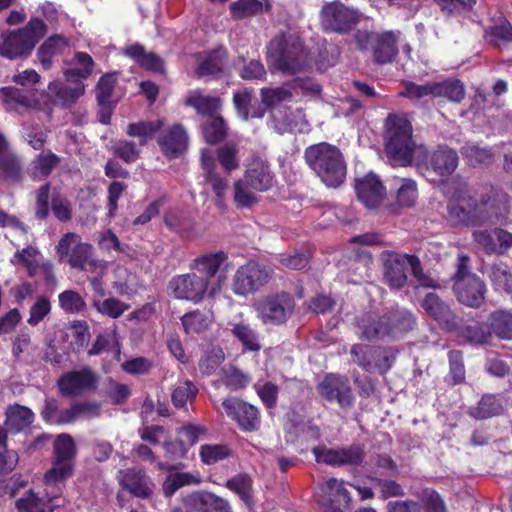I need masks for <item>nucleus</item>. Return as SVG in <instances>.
Instances as JSON below:
<instances>
[{
	"instance_id": "4be33fe9",
	"label": "nucleus",
	"mask_w": 512,
	"mask_h": 512,
	"mask_svg": "<svg viewBox=\"0 0 512 512\" xmlns=\"http://www.w3.org/2000/svg\"><path fill=\"white\" fill-rule=\"evenodd\" d=\"M413 257L386 251V282L392 289H400L406 284L407 271H411Z\"/></svg>"
},
{
	"instance_id": "393cba45",
	"label": "nucleus",
	"mask_w": 512,
	"mask_h": 512,
	"mask_svg": "<svg viewBox=\"0 0 512 512\" xmlns=\"http://www.w3.org/2000/svg\"><path fill=\"white\" fill-rule=\"evenodd\" d=\"M454 291L459 302L477 308L484 301L486 286L478 276H468L466 281L454 283Z\"/></svg>"
},
{
	"instance_id": "09e8293b",
	"label": "nucleus",
	"mask_w": 512,
	"mask_h": 512,
	"mask_svg": "<svg viewBox=\"0 0 512 512\" xmlns=\"http://www.w3.org/2000/svg\"><path fill=\"white\" fill-rule=\"evenodd\" d=\"M250 381V375L235 366H229L221 370V382L231 390L243 389L248 386Z\"/></svg>"
},
{
	"instance_id": "e2e57ef3",
	"label": "nucleus",
	"mask_w": 512,
	"mask_h": 512,
	"mask_svg": "<svg viewBox=\"0 0 512 512\" xmlns=\"http://www.w3.org/2000/svg\"><path fill=\"white\" fill-rule=\"evenodd\" d=\"M198 393V388L192 381L186 380L176 386L172 392L171 400L175 407L182 408L188 401H193Z\"/></svg>"
},
{
	"instance_id": "f257e3e1",
	"label": "nucleus",
	"mask_w": 512,
	"mask_h": 512,
	"mask_svg": "<svg viewBox=\"0 0 512 512\" xmlns=\"http://www.w3.org/2000/svg\"><path fill=\"white\" fill-rule=\"evenodd\" d=\"M509 203V194L501 188L489 185L470 195L463 184L447 204V222L452 227L480 226L507 214Z\"/></svg>"
},
{
	"instance_id": "a19ab883",
	"label": "nucleus",
	"mask_w": 512,
	"mask_h": 512,
	"mask_svg": "<svg viewBox=\"0 0 512 512\" xmlns=\"http://www.w3.org/2000/svg\"><path fill=\"white\" fill-rule=\"evenodd\" d=\"M321 491L326 494L331 503L337 502L344 508H348L351 502L349 491L344 487V482L337 478L326 479L321 487Z\"/></svg>"
},
{
	"instance_id": "20e7f679",
	"label": "nucleus",
	"mask_w": 512,
	"mask_h": 512,
	"mask_svg": "<svg viewBox=\"0 0 512 512\" xmlns=\"http://www.w3.org/2000/svg\"><path fill=\"white\" fill-rule=\"evenodd\" d=\"M308 167L328 187L340 186L345 178L347 167L338 147L327 142L308 146L304 152Z\"/></svg>"
},
{
	"instance_id": "f704fd0d",
	"label": "nucleus",
	"mask_w": 512,
	"mask_h": 512,
	"mask_svg": "<svg viewBox=\"0 0 512 512\" xmlns=\"http://www.w3.org/2000/svg\"><path fill=\"white\" fill-rule=\"evenodd\" d=\"M415 319L411 312L403 308L392 309L386 317V336L400 337L413 329Z\"/></svg>"
},
{
	"instance_id": "9d476101",
	"label": "nucleus",
	"mask_w": 512,
	"mask_h": 512,
	"mask_svg": "<svg viewBox=\"0 0 512 512\" xmlns=\"http://www.w3.org/2000/svg\"><path fill=\"white\" fill-rule=\"evenodd\" d=\"M254 307L264 324L279 325L291 316L295 303L289 293L280 292L259 299Z\"/></svg>"
},
{
	"instance_id": "13d9d810",
	"label": "nucleus",
	"mask_w": 512,
	"mask_h": 512,
	"mask_svg": "<svg viewBox=\"0 0 512 512\" xmlns=\"http://www.w3.org/2000/svg\"><path fill=\"white\" fill-rule=\"evenodd\" d=\"M489 278L496 291L507 293L512 286V274L504 264L492 265L489 269Z\"/></svg>"
},
{
	"instance_id": "5fc2aeb1",
	"label": "nucleus",
	"mask_w": 512,
	"mask_h": 512,
	"mask_svg": "<svg viewBox=\"0 0 512 512\" xmlns=\"http://www.w3.org/2000/svg\"><path fill=\"white\" fill-rule=\"evenodd\" d=\"M181 320L185 332L190 334L204 331L208 327L211 318L209 313L195 310L193 312L186 313Z\"/></svg>"
},
{
	"instance_id": "ea45409f",
	"label": "nucleus",
	"mask_w": 512,
	"mask_h": 512,
	"mask_svg": "<svg viewBox=\"0 0 512 512\" xmlns=\"http://www.w3.org/2000/svg\"><path fill=\"white\" fill-rule=\"evenodd\" d=\"M185 103L187 106L193 107L199 114L209 117L214 114L220 107V101L216 97L203 95L200 91H192L188 94Z\"/></svg>"
},
{
	"instance_id": "680f3d73",
	"label": "nucleus",
	"mask_w": 512,
	"mask_h": 512,
	"mask_svg": "<svg viewBox=\"0 0 512 512\" xmlns=\"http://www.w3.org/2000/svg\"><path fill=\"white\" fill-rule=\"evenodd\" d=\"M203 135L207 142L217 143L226 135V125L223 118L219 116L208 117L203 125Z\"/></svg>"
},
{
	"instance_id": "c756f323",
	"label": "nucleus",
	"mask_w": 512,
	"mask_h": 512,
	"mask_svg": "<svg viewBox=\"0 0 512 512\" xmlns=\"http://www.w3.org/2000/svg\"><path fill=\"white\" fill-rule=\"evenodd\" d=\"M116 80V73H106L100 77L96 85V99L101 107V122L104 124L109 122L111 115Z\"/></svg>"
},
{
	"instance_id": "7c9ffc66",
	"label": "nucleus",
	"mask_w": 512,
	"mask_h": 512,
	"mask_svg": "<svg viewBox=\"0 0 512 512\" xmlns=\"http://www.w3.org/2000/svg\"><path fill=\"white\" fill-rule=\"evenodd\" d=\"M73 82V85H65L58 81L49 83L48 90L55 103L69 107L85 93V84L82 81L74 79Z\"/></svg>"
},
{
	"instance_id": "4c0bfd02",
	"label": "nucleus",
	"mask_w": 512,
	"mask_h": 512,
	"mask_svg": "<svg viewBox=\"0 0 512 512\" xmlns=\"http://www.w3.org/2000/svg\"><path fill=\"white\" fill-rule=\"evenodd\" d=\"M229 9L233 18L245 19L270 11L271 3L269 0H237Z\"/></svg>"
},
{
	"instance_id": "1a4fd4ad",
	"label": "nucleus",
	"mask_w": 512,
	"mask_h": 512,
	"mask_svg": "<svg viewBox=\"0 0 512 512\" xmlns=\"http://www.w3.org/2000/svg\"><path fill=\"white\" fill-rule=\"evenodd\" d=\"M360 12L341 2H327L320 11V23L324 30L345 34L359 22Z\"/></svg>"
},
{
	"instance_id": "a18cd8bd",
	"label": "nucleus",
	"mask_w": 512,
	"mask_h": 512,
	"mask_svg": "<svg viewBox=\"0 0 512 512\" xmlns=\"http://www.w3.org/2000/svg\"><path fill=\"white\" fill-rule=\"evenodd\" d=\"M461 154L467 164L473 167L489 165L493 162V154L488 148H481L475 144L462 147Z\"/></svg>"
},
{
	"instance_id": "c03bdc74",
	"label": "nucleus",
	"mask_w": 512,
	"mask_h": 512,
	"mask_svg": "<svg viewBox=\"0 0 512 512\" xmlns=\"http://www.w3.org/2000/svg\"><path fill=\"white\" fill-rule=\"evenodd\" d=\"M234 202L237 208H251L258 202L257 192L243 179L234 183Z\"/></svg>"
},
{
	"instance_id": "603ef678",
	"label": "nucleus",
	"mask_w": 512,
	"mask_h": 512,
	"mask_svg": "<svg viewBox=\"0 0 512 512\" xmlns=\"http://www.w3.org/2000/svg\"><path fill=\"white\" fill-rule=\"evenodd\" d=\"M383 322L381 317L375 314L365 315L360 323L361 338L368 341H376L383 332Z\"/></svg>"
},
{
	"instance_id": "8fccbe9b",
	"label": "nucleus",
	"mask_w": 512,
	"mask_h": 512,
	"mask_svg": "<svg viewBox=\"0 0 512 512\" xmlns=\"http://www.w3.org/2000/svg\"><path fill=\"white\" fill-rule=\"evenodd\" d=\"M226 58V51L219 49L213 51L208 57L200 64L197 69L199 76L218 75L223 71Z\"/></svg>"
},
{
	"instance_id": "0e129e2a",
	"label": "nucleus",
	"mask_w": 512,
	"mask_h": 512,
	"mask_svg": "<svg viewBox=\"0 0 512 512\" xmlns=\"http://www.w3.org/2000/svg\"><path fill=\"white\" fill-rule=\"evenodd\" d=\"M93 306L99 313L113 319L119 318L129 309V305H126L114 297L107 298L103 301L94 300Z\"/></svg>"
},
{
	"instance_id": "bb28decb",
	"label": "nucleus",
	"mask_w": 512,
	"mask_h": 512,
	"mask_svg": "<svg viewBox=\"0 0 512 512\" xmlns=\"http://www.w3.org/2000/svg\"><path fill=\"white\" fill-rule=\"evenodd\" d=\"M201 165L205 172V179L211 185V188L216 195L217 205L222 206L228 189V180L221 177L215 171V158L210 149L205 148L201 151Z\"/></svg>"
},
{
	"instance_id": "de8ad7c7",
	"label": "nucleus",
	"mask_w": 512,
	"mask_h": 512,
	"mask_svg": "<svg viewBox=\"0 0 512 512\" xmlns=\"http://www.w3.org/2000/svg\"><path fill=\"white\" fill-rule=\"evenodd\" d=\"M231 449L226 444H204L199 449V456L205 465H214L228 458Z\"/></svg>"
},
{
	"instance_id": "423d86ee",
	"label": "nucleus",
	"mask_w": 512,
	"mask_h": 512,
	"mask_svg": "<svg viewBox=\"0 0 512 512\" xmlns=\"http://www.w3.org/2000/svg\"><path fill=\"white\" fill-rule=\"evenodd\" d=\"M46 33V24L40 18L33 17L23 28L1 35L0 56L10 60L26 58Z\"/></svg>"
},
{
	"instance_id": "3c124183",
	"label": "nucleus",
	"mask_w": 512,
	"mask_h": 512,
	"mask_svg": "<svg viewBox=\"0 0 512 512\" xmlns=\"http://www.w3.org/2000/svg\"><path fill=\"white\" fill-rule=\"evenodd\" d=\"M162 126L161 121H141L137 123H130L127 126L126 133L130 137H136L139 139L138 144L143 146L147 139L152 137Z\"/></svg>"
},
{
	"instance_id": "b1692460",
	"label": "nucleus",
	"mask_w": 512,
	"mask_h": 512,
	"mask_svg": "<svg viewBox=\"0 0 512 512\" xmlns=\"http://www.w3.org/2000/svg\"><path fill=\"white\" fill-rule=\"evenodd\" d=\"M188 135L184 127L180 124H175L160 136L158 144L163 154L170 158L180 157L188 147Z\"/></svg>"
},
{
	"instance_id": "e433bc0d",
	"label": "nucleus",
	"mask_w": 512,
	"mask_h": 512,
	"mask_svg": "<svg viewBox=\"0 0 512 512\" xmlns=\"http://www.w3.org/2000/svg\"><path fill=\"white\" fill-rule=\"evenodd\" d=\"M252 189L263 192L268 190L273 184V176L268 165L263 162H255L244 174L242 178Z\"/></svg>"
},
{
	"instance_id": "864d4df0",
	"label": "nucleus",
	"mask_w": 512,
	"mask_h": 512,
	"mask_svg": "<svg viewBox=\"0 0 512 512\" xmlns=\"http://www.w3.org/2000/svg\"><path fill=\"white\" fill-rule=\"evenodd\" d=\"M141 145L125 139L117 140L112 146L113 154L125 163L135 162L140 155Z\"/></svg>"
},
{
	"instance_id": "cd10ccee",
	"label": "nucleus",
	"mask_w": 512,
	"mask_h": 512,
	"mask_svg": "<svg viewBox=\"0 0 512 512\" xmlns=\"http://www.w3.org/2000/svg\"><path fill=\"white\" fill-rule=\"evenodd\" d=\"M120 475V485L132 495L145 499L152 494V482L143 471L127 469L120 471Z\"/></svg>"
},
{
	"instance_id": "c85d7f7f",
	"label": "nucleus",
	"mask_w": 512,
	"mask_h": 512,
	"mask_svg": "<svg viewBox=\"0 0 512 512\" xmlns=\"http://www.w3.org/2000/svg\"><path fill=\"white\" fill-rule=\"evenodd\" d=\"M353 361L362 366L368 372L378 371L380 375L384 373L382 362L384 360L381 348H371L361 344H355L351 348Z\"/></svg>"
},
{
	"instance_id": "6e6d98bb",
	"label": "nucleus",
	"mask_w": 512,
	"mask_h": 512,
	"mask_svg": "<svg viewBox=\"0 0 512 512\" xmlns=\"http://www.w3.org/2000/svg\"><path fill=\"white\" fill-rule=\"evenodd\" d=\"M486 39L496 46L512 43V25L508 21H501L485 31Z\"/></svg>"
},
{
	"instance_id": "7ed1b4c3",
	"label": "nucleus",
	"mask_w": 512,
	"mask_h": 512,
	"mask_svg": "<svg viewBox=\"0 0 512 512\" xmlns=\"http://www.w3.org/2000/svg\"><path fill=\"white\" fill-rule=\"evenodd\" d=\"M412 125L404 113L389 114L386 118V157L393 167L411 165L416 156L425 153L412 138Z\"/></svg>"
},
{
	"instance_id": "774afa93",
	"label": "nucleus",
	"mask_w": 512,
	"mask_h": 512,
	"mask_svg": "<svg viewBox=\"0 0 512 512\" xmlns=\"http://www.w3.org/2000/svg\"><path fill=\"white\" fill-rule=\"evenodd\" d=\"M16 505L23 512H46L48 509L45 498L33 491H29L25 497L18 499Z\"/></svg>"
},
{
	"instance_id": "f3484780",
	"label": "nucleus",
	"mask_w": 512,
	"mask_h": 512,
	"mask_svg": "<svg viewBox=\"0 0 512 512\" xmlns=\"http://www.w3.org/2000/svg\"><path fill=\"white\" fill-rule=\"evenodd\" d=\"M75 233H66L57 245L61 260H66L72 268L80 269L91 256V245L78 241Z\"/></svg>"
},
{
	"instance_id": "bf43d9fd",
	"label": "nucleus",
	"mask_w": 512,
	"mask_h": 512,
	"mask_svg": "<svg viewBox=\"0 0 512 512\" xmlns=\"http://www.w3.org/2000/svg\"><path fill=\"white\" fill-rule=\"evenodd\" d=\"M231 332L233 336L242 343L245 349L251 351H258L260 349L257 334L248 324H232Z\"/></svg>"
},
{
	"instance_id": "58836bf2",
	"label": "nucleus",
	"mask_w": 512,
	"mask_h": 512,
	"mask_svg": "<svg viewBox=\"0 0 512 512\" xmlns=\"http://www.w3.org/2000/svg\"><path fill=\"white\" fill-rule=\"evenodd\" d=\"M356 45L360 50H372L377 63H384V38L382 35L370 33L366 30H358L354 36Z\"/></svg>"
},
{
	"instance_id": "9b49d317",
	"label": "nucleus",
	"mask_w": 512,
	"mask_h": 512,
	"mask_svg": "<svg viewBox=\"0 0 512 512\" xmlns=\"http://www.w3.org/2000/svg\"><path fill=\"white\" fill-rule=\"evenodd\" d=\"M55 463L46 472L45 481L47 484L60 482L72 473V460L76 453L75 443L68 434H61L57 437L54 445Z\"/></svg>"
},
{
	"instance_id": "79ce46f5",
	"label": "nucleus",
	"mask_w": 512,
	"mask_h": 512,
	"mask_svg": "<svg viewBox=\"0 0 512 512\" xmlns=\"http://www.w3.org/2000/svg\"><path fill=\"white\" fill-rule=\"evenodd\" d=\"M491 331L500 339H512V313L496 310L489 317Z\"/></svg>"
},
{
	"instance_id": "4468645a",
	"label": "nucleus",
	"mask_w": 512,
	"mask_h": 512,
	"mask_svg": "<svg viewBox=\"0 0 512 512\" xmlns=\"http://www.w3.org/2000/svg\"><path fill=\"white\" fill-rule=\"evenodd\" d=\"M226 415L234 420L245 432L257 431L260 427V416L257 407L236 397L226 398L222 402Z\"/></svg>"
},
{
	"instance_id": "052dcab7",
	"label": "nucleus",
	"mask_w": 512,
	"mask_h": 512,
	"mask_svg": "<svg viewBox=\"0 0 512 512\" xmlns=\"http://www.w3.org/2000/svg\"><path fill=\"white\" fill-rule=\"evenodd\" d=\"M197 482L194 475L188 472H177L169 474L164 483L163 491L167 497H171L178 489L183 486Z\"/></svg>"
},
{
	"instance_id": "dca6fc26",
	"label": "nucleus",
	"mask_w": 512,
	"mask_h": 512,
	"mask_svg": "<svg viewBox=\"0 0 512 512\" xmlns=\"http://www.w3.org/2000/svg\"><path fill=\"white\" fill-rule=\"evenodd\" d=\"M357 199L369 210L380 207L384 199V186L381 178L373 172L355 179Z\"/></svg>"
},
{
	"instance_id": "f8f14e48",
	"label": "nucleus",
	"mask_w": 512,
	"mask_h": 512,
	"mask_svg": "<svg viewBox=\"0 0 512 512\" xmlns=\"http://www.w3.org/2000/svg\"><path fill=\"white\" fill-rule=\"evenodd\" d=\"M312 453L317 463L333 466H357L363 462L364 452L359 445L328 448L318 445L312 448Z\"/></svg>"
},
{
	"instance_id": "72a5a7b5",
	"label": "nucleus",
	"mask_w": 512,
	"mask_h": 512,
	"mask_svg": "<svg viewBox=\"0 0 512 512\" xmlns=\"http://www.w3.org/2000/svg\"><path fill=\"white\" fill-rule=\"evenodd\" d=\"M458 166V155L455 150L440 146L431 153L429 167L439 176H449Z\"/></svg>"
},
{
	"instance_id": "a878e982",
	"label": "nucleus",
	"mask_w": 512,
	"mask_h": 512,
	"mask_svg": "<svg viewBox=\"0 0 512 512\" xmlns=\"http://www.w3.org/2000/svg\"><path fill=\"white\" fill-rule=\"evenodd\" d=\"M22 178V163L19 157L9 149L5 137L0 134V181L18 183Z\"/></svg>"
},
{
	"instance_id": "4d7b16f0",
	"label": "nucleus",
	"mask_w": 512,
	"mask_h": 512,
	"mask_svg": "<svg viewBox=\"0 0 512 512\" xmlns=\"http://www.w3.org/2000/svg\"><path fill=\"white\" fill-rule=\"evenodd\" d=\"M464 94V87L459 80L435 82L434 97H446L451 101L460 102Z\"/></svg>"
},
{
	"instance_id": "2f4dec72",
	"label": "nucleus",
	"mask_w": 512,
	"mask_h": 512,
	"mask_svg": "<svg viewBox=\"0 0 512 512\" xmlns=\"http://www.w3.org/2000/svg\"><path fill=\"white\" fill-rule=\"evenodd\" d=\"M5 427L11 433H19L29 428L34 421L33 411L23 405H9L5 411Z\"/></svg>"
},
{
	"instance_id": "a211bd4d",
	"label": "nucleus",
	"mask_w": 512,
	"mask_h": 512,
	"mask_svg": "<svg viewBox=\"0 0 512 512\" xmlns=\"http://www.w3.org/2000/svg\"><path fill=\"white\" fill-rule=\"evenodd\" d=\"M97 377L90 368L70 371L58 380V388L62 395L74 397L95 387Z\"/></svg>"
},
{
	"instance_id": "69168bd1",
	"label": "nucleus",
	"mask_w": 512,
	"mask_h": 512,
	"mask_svg": "<svg viewBox=\"0 0 512 512\" xmlns=\"http://www.w3.org/2000/svg\"><path fill=\"white\" fill-rule=\"evenodd\" d=\"M225 355L220 347H213L207 351L200 359L199 369L205 375L213 374L224 361Z\"/></svg>"
},
{
	"instance_id": "aec40b11",
	"label": "nucleus",
	"mask_w": 512,
	"mask_h": 512,
	"mask_svg": "<svg viewBox=\"0 0 512 512\" xmlns=\"http://www.w3.org/2000/svg\"><path fill=\"white\" fill-rule=\"evenodd\" d=\"M186 512H232L229 502L210 492H194L184 499Z\"/></svg>"
},
{
	"instance_id": "ddd939ff",
	"label": "nucleus",
	"mask_w": 512,
	"mask_h": 512,
	"mask_svg": "<svg viewBox=\"0 0 512 512\" xmlns=\"http://www.w3.org/2000/svg\"><path fill=\"white\" fill-rule=\"evenodd\" d=\"M270 278V270L255 261L240 266L233 278L232 289L237 295L254 293Z\"/></svg>"
},
{
	"instance_id": "c9c22d12",
	"label": "nucleus",
	"mask_w": 512,
	"mask_h": 512,
	"mask_svg": "<svg viewBox=\"0 0 512 512\" xmlns=\"http://www.w3.org/2000/svg\"><path fill=\"white\" fill-rule=\"evenodd\" d=\"M124 55L132 58L143 69L153 72L163 71V60L157 54L146 52L140 44H133L123 50Z\"/></svg>"
},
{
	"instance_id": "f03ea898",
	"label": "nucleus",
	"mask_w": 512,
	"mask_h": 512,
	"mask_svg": "<svg viewBox=\"0 0 512 512\" xmlns=\"http://www.w3.org/2000/svg\"><path fill=\"white\" fill-rule=\"evenodd\" d=\"M228 256L223 251L201 255L193 260V272L174 276L168 290L176 299L199 303L205 296L213 297L220 289L214 278Z\"/></svg>"
},
{
	"instance_id": "39448f33",
	"label": "nucleus",
	"mask_w": 512,
	"mask_h": 512,
	"mask_svg": "<svg viewBox=\"0 0 512 512\" xmlns=\"http://www.w3.org/2000/svg\"><path fill=\"white\" fill-rule=\"evenodd\" d=\"M269 65L285 75L304 71L310 66L308 52L300 38L293 34H281L273 38L267 48Z\"/></svg>"
},
{
	"instance_id": "0eeeda50",
	"label": "nucleus",
	"mask_w": 512,
	"mask_h": 512,
	"mask_svg": "<svg viewBox=\"0 0 512 512\" xmlns=\"http://www.w3.org/2000/svg\"><path fill=\"white\" fill-rule=\"evenodd\" d=\"M262 104L270 112L269 126L278 134L292 132L295 127V116L288 106L293 101V94L287 86L264 87L260 90Z\"/></svg>"
},
{
	"instance_id": "338daca9",
	"label": "nucleus",
	"mask_w": 512,
	"mask_h": 512,
	"mask_svg": "<svg viewBox=\"0 0 512 512\" xmlns=\"http://www.w3.org/2000/svg\"><path fill=\"white\" fill-rule=\"evenodd\" d=\"M60 307L67 313H79L86 304L81 295L74 290H65L58 296Z\"/></svg>"
},
{
	"instance_id": "473e14b6",
	"label": "nucleus",
	"mask_w": 512,
	"mask_h": 512,
	"mask_svg": "<svg viewBox=\"0 0 512 512\" xmlns=\"http://www.w3.org/2000/svg\"><path fill=\"white\" fill-rule=\"evenodd\" d=\"M95 62L86 52H76L74 57L67 62V68L63 74L67 81L74 79L82 81L90 77L94 71Z\"/></svg>"
},
{
	"instance_id": "49530a36",
	"label": "nucleus",
	"mask_w": 512,
	"mask_h": 512,
	"mask_svg": "<svg viewBox=\"0 0 512 512\" xmlns=\"http://www.w3.org/2000/svg\"><path fill=\"white\" fill-rule=\"evenodd\" d=\"M225 486L236 493L247 506L252 505V480L247 474H238L228 479Z\"/></svg>"
},
{
	"instance_id": "6ab92c4d",
	"label": "nucleus",
	"mask_w": 512,
	"mask_h": 512,
	"mask_svg": "<svg viewBox=\"0 0 512 512\" xmlns=\"http://www.w3.org/2000/svg\"><path fill=\"white\" fill-rule=\"evenodd\" d=\"M421 307L433 318L442 328L453 331L457 328V317L446 304L435 293H428L421 301Z\"/></svg>"
},
{
	"instance_id": "412c9836",
	"label": "nucleus",
	"mask_w": 512,
	"mask_h": 512,
	"mask_svg": "<svg viewBox=\"0 0 512 512\" xmlns=\"http://www.w3.org/2000/svg\"><path fill=\"white\" fill-rule=\"evenodd\" d=\"M74 47V40L62 34H55L48 37L37 49L36 56L45 70H50L53 66V59L63 55L66 51Z\"/></svg>"
},
{
	"instance_id": "6e6552de",
	"label": "nucleus",
	"mask_w": 512,
	"mask_h": 512,
	"mask_svg": "<svg viewBox=\"0 0 512 512\" xmlns=\"http://www.w3.org/2000/svg\"><path fill=\"white\" fill-rule=\"evenodd\" d=\"M40 79L39 74L32 69H27L13 77L14 82L22 88H0V98L7 111H15L20 114L35 108L38 105L35 85Z\"/></svg>"
},
{
	"instance_id": "37998d69",
	"label": "nucleus",
	"mask_w": 512,
	"mask_h": 512,
	"mask_svg": "<svg viewBox=\"0 0 512 512\" xmlns=\"http://www.w3.org/2000/svg\"><path fill=\"white\" fill-rule=\"evenodd\" d=\"M500 399L495 395H485L476 407L469 409V414L475 419L482 420L496 416L502 412Z\"/></svg>"
},
{
	"instance_id": "2eb2a0df",
	"label": "nucleus",
	"mask_w": 512,
	"mask_h": 512,
	"mask_svg": "<svg viewBox=\"0 0 512 512\" xmlns=\"http://www.w3.org/2000/svg\"><path fill=\"white\" fill-rule=\"evenodd\" d=\"M15 266L24 267L30 277L40 276L47 282L54 280L52 264L44 261L41 252L36 246L29 245L16 251L11 259Z\"/></svg>"
},
{
	"instance_id": "5701e85b",
	"label": "nucleus",
	"mask_w": 512,
	"mask_h": 512,
	"mask_svg": "<svg viewBox=\"0 0 512 512\" xmlns=\"http://www.w3.org/2000/svg\"><path fill=\"white\" fill-rule=\"evenodd\" d=\"M319 392L329 401L336 400L343 408L349 407L353 401L347 380L335 374H329L324 378L319 385Z\"/></svg>"
}]
</instances>
